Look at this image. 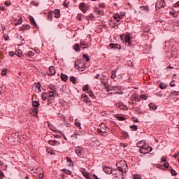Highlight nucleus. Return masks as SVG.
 <instances>
[{"instance_id": "49530a36", "label": "nucleus", "mask_w": 179, "mask_h": 179, "mask_svg": "<svg viewBox=\"0 0 179 179\" xmlns=\"http://www.w3.org/2000/svg\"><path fill=\"white\" fill-rule=\"evenodd\" d=\"M6 71H7L6 69H4L2 70L1 73L2 76H5V75H6Z\"/></svg>"}, {"instance_id": "39448f33", "label": "nucleus", "mask_w": 179, "mask_h": 179, "mask_svg": "<svg viewBox=\"0 0 179 179\" xmlns=\"http://www.w3.org/2000/svg\"><path fill=\"white\" fill-rule=\"evenodd\" d=\"M102 85L107 92H110V90H111V86L108 85V80L102 81Z\"/></svg>"}, {"instance_id": "3c124183", "label": "nucleus", "mask_w": 179, "mask_h": 179, "mask_svg": "<svg viewBox=\"0 0 179 179\" xmlns=\"http://www.w3.org/2000/svg\"><path fill=\"white\" fill-rule=\"evenodd\" d=\"M133 178L134 179H142L139 175H134Z\"/></svg>"}, {"instance_id": "7ed1b4c3", "label": "nucleus", "mask_w": 179, "mask_h": 179, "mask_svg": "<svg viewBox=\"0 0 179 179\" xmlns=\"http://www.w3.org/2000/svg\"><path fill=\"white\" fill-rule=\"evenodd\" d=\"M75 66L81 71V69H85V68H86V64L82 63V60H78V62H76Z\"/></svg>"}, {"instance_id": "c03bdc74", "label": "nucleus", "mask_w": 179, "mask_h": 179, "mask_svg": "<svg viewBox=\"0 0 179 179\" xmlns=\"http://www.w3.org/2000/svg\"><path fill=\"white\" fill-rule=\"evenodd\" d=\"M171 169V173L172 174V176H176L177 174V172L176 171H174V169H171V166L170 167Z\"/></svg>"}, {"instance_id": "4d7b16f0", "label": "nucleus", "mask_w": 179, "mask_h": 179, "mask_svg": "<svg viewBox=\"0 0 179 179\" xmlns=\"http://www.w3.org/2000/svg\"><path fill=\"white\" fill-rule=\"evenodd\" d=\"M66 160H67V162H69L70 163V166H71V163H72V159H71V158H69V157H66Z\"/></svg>"}, {"instance_id": "864d4df0", "label": "nucleus", "mask_w": 179, "mask_h": 179, "mask_svg": "<svg viewBox=\"0 0 179 179\" xmlns=\"http://www.w3.org/2000/svg\"><path fill=\"white\" fill-rule=\"evenodd\" d=\"M4 3H5L6 6H9L10 5V1H6Z\"/></svg>"}, {"instance_id": "f704fd0d", "label": "nucleus", "mask_w": 179, "mask_h": 179, "mask_svg": "<svg viewBox=\"0 0 179 179\" xmlns=\"http://www.w3.org/2000/svg\"><path fill=\"white\" fill-rule=\"evenodd\" d=\"M140 9H141V10H146L147 12L148 10H149V8H148V6H140Z\"/></svg>"}, {"instance_id": "c9c22d12", "label": "nucleus", "mask_w": 179, "mask_h": 179, "mask_svg": "<svg viewBox=\"0 0 179 179\" xmlns=\"http://www.w3.org/2000/svg\"><path fill=\"white\" fill-rule=\"evenodd\" d=\"M80 147H78V148H77L76 149V155H78V156H80Z\"/></svg>"}, {"instance_id": "4c0bfd02", "label": "nucleus", "mask_w": 179, "mask_h": 179, "mask_svg": "<svg viewBox=\"0 0 179 179\" xmlns=\"http://www.w3.org/2000/svg\"><path fill=\"white\" fill-rule=\"evenodd\" d=\"M88 94H89V96H90V97H92V99H96V96H95L94 94H93V92L90 91V92H88Z\"/></svg>"}, {"instance_id": "bf43d9fd", "label": "nucleus", "mask_w": 179, "mask_h": 179, "mask_svg": "<svg viewBox=\"0 0 179 179\" xmlns=\"http://www.w3.org/2000/svg\"><path fill=\"white\" fill-rule=\"evenodd\" d=\"M121 17V15H120L119 14H115L113 15L114 19H117V17Z\"/></svg>"}, {"instance_id": "412c9836", "label": "nucleus", "mask_w": 179, "mask_h": 179, "mask_svg": "<svg viewBox=\"0 0 179 179\" xmlns=\"http://www.w3.org/2000/svg\"><path fill=\"white\" fill-rule=\"evenodd\" d=\"M168 86H169V85H167V84H166V83H161L159 84V88H160V89H162V90L166 89Z\"/></svg>"}, {"instance_id": "b1692460", "label": "nucleus", "mask_w": 179, "mask_h": 179, "mask_svg": "<svg viewBox=\"0 0 179 179\" xmlns=\"http://www.w3.org/2000/svg\"><path fill=\"white\" fill-rule=\"evenodd\" d=\"M74 50H75V51H76L77 52H79V51H80V46L79 45L78 43H76V44L74 45Z\"/></svg>"}, {"instance_id": "dca6fc26", "label": "nucleus", "mask_w": 179, "mask_h": 179, "mask_svg": "<svg viewBox=\"0 0 179 179\" xmlns=\"http://www.w3.org/2000/svg\"><path fill=\"white\" fill-rule=\"evenodd\" d=\"M82 174L84 176V177L87 179H93L92 178H90V176H89V173H87V171H83L82 172Z\"/></svg>"}, {"instance_id": "bb28decb", "label": "nucleus", "mask_w": 179, "mask_h": 179, "mask_svg": "<svg viewBox=\"0 0 179 179\" xmlns=\"http://www.w3.org/2000/svg\"><path fill=\"white\" fill-rule=\"evenodd\" d=\"M15 55L17 57H22V55H23V52H22V50H18L17 52H15Z\"/></svg>"}, {"instance_id": "0eeeda50", "label": "nucleus", "mask_w": 179, "mask_h": 179, "mask_svg": "<svg viewBox=\"0 0 179 179\" xmlns=\"http://www.w3.org/2000/svg\"><path fill=\"white\" fill-rule=\"evenodd\" d=\"M109 47L110 48H113L114 50L115 49L121 50V45H118V44L111 43L109 45Z\"/></svg>"}, {"instance_id": "5701e85b", "label": "nucleus", "mask_w": 179, "mask_h": 179, "mask_svg": "<svg viewBox=\"0 0 179 179\" xmlns=\"http://www.w3.org/2000/svg\"><path fill=\"white\" fill-rule=\"evenodd\" d=\"M145 145V141H141L137 143V147L140 148V149Z\"/></svg>"}, {"instance_id": "7c9ffc66", "label": "nucleus", "mask_w": 179, "mask_h": 179, "mask_svg": "<svg viewBox=\"0 0 179 179\" xmlns=\"http://www.w3.org/2000/svg\"><path fill=\"white\" fill-rule=\"evenodd\" d=\"M116 73H117V71L114 70L113 72H112V74H111V79H115V76H116Z\"/></svg>"}, {"instance_id": "cd10ccee", "label": "nucleus", "mask_w": 179, "mask_h": 179, "mask_svg": "<svg viewBox=\"0 0 179 179\" xmlns=\"http://www.w3.org/2000/svg\"><path fill=\"white\" fill-rule=\"evenodd\" d=\"M107 80V77L104 75L101 76V82L103 83V82H106Z\"/></svg>"}, {"instance_id": "1a4fd4ad", "label": "nucleus", "mask_w": 179, "mask_h": 179, "mask_svg": "<svg viewBox=\"0 0 179 179\" xmlns=\"http://www.w3.org/2000/svg\"><path fill=\"white\" fill-rule=\"evenodd\" d=\"M55 96H57V91H50L49 92V95H48V101L51 97H55Z\"/></svg>"}, {"instance_id": "58836bf2", "label": "nucleus", "mask_w": 179, "mask_h": 179, "mask_svg": "<svg viewBox=\"0 0 179 179\" xmlns=\"http://www.w3.org/2000/svg\"><path fill=\"white\" fill-rule=\"evenodd\" d=\"M49 144L52 145V146H55L57 145V141H49Z\"/></svg>"}, {"instance_id": "ea45409f", "label": "nucleus", "mask_w": 179, "mask_h": 179, "mask_svg": "<svg viewBox=\"0 0 179 179\" xmlns=\"http://www.w3.org/2000/svg\"><path fill=\"white\" fill-rule=\"evenodd\" d=\"M48 20H49L50 21L52 20V13H49L48 14Z\"/></svg>"}, {"instance_id": "aec40b11", "label": "nucleus", "mask_w": 179, "mask_h": 179, "mask_svg": "<svg viewBox=\"0 0 179 179\" xmlns=\"http://www.w3.org/2000/svg\"><path fill=\"white\" fill-rule=\"evenodd\" d=\"M61 79H62V80H63V82H66V80H68V76H66L64 73H62L61 74Z\"/></svg>"}, {"instance_id": "9b49d317", "label": "nucleus", "mask_w": 179, "mask_h": 179, "mask_svg": "<svg viewBox=\"0 0 179 179\" xmlns=\"http://www.w3.org/2000/svg\"><path fill=\"white\" fill-rule=\"evenodd\" d=\"M20 30H21V31H24L26 30H30V25H29V24L22 25L20 27Z\"/></svg>"}, {"instance_id": "72a5a7b5", "label": "nucleus", "mask_w": 179, "mask_h": 179, "mask_svg": "<svg viewBox=\"0 0 179 179\" xmlns=\"http://www.w3.org/2000/svg\"><path fill=\"white\" fill-rule=\"evenodd\" d=\"M149 107H150V108H152V110H156V108H157V106H156V105H154L153 103H150Z\"/></svg>"}, {"instance_id": "052dcab7", "label": "nucleus", "mask_w": 179, "mask_h": 179, "mask_svg": "<svg viewBox=\"0 0 179 179\" xmlns=\"http://www.w3.org/2000/svg\"><path fill=\"white\" fill-rule=\"evenodd\" d=\"M93 20V15H90L89 16H88V20Z\"/></svg>"}, {"instance_id": "4be33fe9", "label": "nucleus", "mask_w": 179, "mask_h": 179, "mask_svg": "<svg viewBox=\"0 0 179 179\" xmlns=\"http://www.w3.org/2000/svg\"><path fill=\"white\" fill-rule=\"evenodd\" d=\"M48 88L52 90L51 92H57V87L51 84L48 85Z\"/></svg>"}, {"instance_id": "a878e982", "label": "nucleus", "mask_w": 179, "mask_h": 179, "mask_svg": "<svg viewBox=\"0 0 179 179\" xmlns=\"http://www.w3.org/2000/svg\"><path fill=\"white\" fill-rule=\"evenodd\" d=\"M62 171L63 173H65V174H68L69 176H71V174H72V172L69 171V169H64Z\"/></svg>"}, {"instance_id": "9d476101", "label": "nucleus", "mask_w": 179, "mask_h": 179, "mask_svg": "<svg viewBox=\"0 0 179 179\" xmlns=\"http://www.w3.org/2000/svg\"><path fill=\"white\" fill-rule=\"evenodd\" d=\"M80 9L83 12V13H86L87 10H86V6L85 5V3H81L80 4Z\"/></svg>"}, {"instance_id": "5fc2aeb1", "label": "nucleus", "mask_w": 179, "mask_h": 179, "mask_svg": "<svg viewBox=\"0 0 179 179\" xmlns=\"http://www.w3.org/2000/svg\"><path fill=\"white\" fill-rule=\"evenodd\" d=\"M75 125H76V127H78V128H80V123L79 122H76Z\"/></svg>"}, {"instance_id": "a19ab883", "label": "nucleus", "mask_w": 179, "mask_h": 179, "mask_svg": "<svg viewBox=\"0 0 179 179\" xmlns=\"http://www.w3.org/2000/svg\"><path fill=\"white\" fill-rule=\"evenodd\" d=\"M23 21V19L22 17H20L15 24V26H17V24H21L22 22Z\"/></svg>"}, {"instance_id": "680f3d73", "label": "nucleus", "mask_w": 179, "mask_h": 179, "mask_svg": "<svg viewBox=\"0 0 179 179\" xmlns=\"http://www.w3.org/2000/svg\"><path fill=\"white\" fill-rule=\"evenodd\" d=\"M169 162H166L164 164V167H166V169H169Z\"/></svg>"}, {"instance_id": "6e6552de", "label": "nucleus", "mask_w": 179, "mask_h": 179, "mask_svg": "<svg viewBox=\"0 0 179 179\" xmlns=\"http://www.w3.org/2000/svg\"><path fill=\"white\" fill-rule=\"evenodd\" d=\"M131 38H132L129 36V34H126L124 41L128 44V45H131Z\"/></svg>"}, {"instance_id": "473e14b6", "label": "nucleus", "mask_w": 179, "mask_h": 179, "mask_svg": "<svg viewBox=\"0 0 179 179\" xmlns=\"http://www.w3.org/2000/svg\"><path fill=\"white\" fill-rule=\"evenodd\" d=\"M170 96H179V92L174 91L170 93Z\"/></svg>"}, {"instance_id": "8fccbe9b", "label": "nucleus", "mask_w": 179, "mask_h": 179, "mask_svg": "<svg viewBox=\"0 0 179 179\" xmlns=\"http://www.w3.org/2000/svg\"><path fill=\"white\" fill-rule=\"evenodd\" d=\"M130 128H131V129H134V131H136L138 129V126L133 125V126H131Z\"/></svg>"}, {"instance_id": "ddd939ff", "label": "nucleus", "mask_w": 179, "mask_h": 179, "mask_svg": "<svg viewBox=\"0 0 179 179\" xmlns=\"http://www.w3.org/2000/svg\"><path fill=\"white\" fill-rule=\"evenodd\" d=\"M49 74L50 75H55V69L54 68V66H50L49 67Z\"/></svg>"}, {"instance_id": "f257e3e1", "label": "nucleus", "mask_w": 179, "mask_h": 179, "mask_svg": "<svg viewBox=\"0 0 179 179\" xmlns=\"http://www.w3.org/2000/svg\"><path fill=\"white\" fill-rule=\"evenodd\" d=\"M96 132L101 135V136H104V134H107L108 132V129L107 128V125L104 123H101L99 124V127L96 129Z\"/></svg>"}, {"instance_id": "6e6d98bb", "label": "nucleus", "mask_w": 179, "mask_h": 179, "mask_svg": "<svg viewBox=\"0 0 179 179\" xmlns=\"http://www.w3.org/2000/svg\"><path fill=\"white\" fill-rule=\"evenodd\" d=\"M117 170H119V171H121V173H124V169H122V167L120 166L117 167Z\"/></svg>"}, {"instance_id": "393cba45", "label": "nucleus", "mask_w": 179, "mask_h": 179, "mask_svg": "<svg viewBox=\"0 0 179 179\" xmlns=\"http://www.w3.org/2000/svg\"><path fill=\"white\" fill-rule=\"evenodd\" d=\"M32 106L33 107H39L40 106V102L37 101H32Z\"/></svg>"}, {"instance_id": "13d9d810", "label": "nucleus", "mask_w": 179, "mask_h": 179, "mask_svg": "<svg viewBox=\"0 0 179 179\" xmlns=\"http://www.w3.org/2000/svg\"><path fill=\"white\" fill-rule=\"evenodd\" d=\"M121 19H122V17H121L120 16V17H118L117 18H115V20H116V22H120Z\"/></svg>"}, {"instance_id": "0e129e2a", "label": "nucleus", "mask_w": 179, "mask_h": 179, "mask_svg": "<svg viewBox=\"0 0 179 179\" xmlns=\"http://www.w3.org/2000/svg\"><path fill=\"white\" fill-rule=\"evenodd\" d=\"M178 156H179V152H177L176 154L173 155V157L176 158V157H178Z\"/></svg>"}, {"instance_id": "20e7f679", "label": "nucleus", "mask_w": 179, "mask_h": 179, "mask_svg": "<svg viewBox=\"0 0 179 179\" xmlns=\"http://www.w3.org/2000/svg\"><path fill=\"white\" fill-rule=\"evenodd\" d=\"M165 5L164 0H158L156 3L155 8L156 9H162V8H164Z\"/></svg>"}, {"instance_id": "e433bc0d", "label": "nucleus", "mask_w": 179, "mask_h": 179, "mask_svg": "<svg viewBox=\"0 0 179 179\" xmlns=\"http://www.w3.org/2000/svg\"><path fill=\"white\" fill-rule=\"evenodd\" d=\"M117 118L119 121H125V120H127L125 117H122V116H118L117 117Z\"/></svg>"}, {"instance_id": "423d86ee", "label": "nucleus", "mask_w": 179, "mask_h": 179, "mask_svg": "<svg viewBox=\"0 0 179 179\" xmlns=\"http://www.w3.org/2000/svg\"><path fill=\"white\" fill-rule=\"evenodd\" d=\"M81 99L83 100V101H85V103H87V104H90L91 103L90 99H89L87 95L86 94H83L81 96Z\"/></svg>"}, {"instance_id": "2eb2a0df", "label": "nucleus", "mask_w": 179, "mask_h": 179, "mask_svg": "<svg viewBox=\"0 0 179 179\" xmlns=\"http://www.w3.org/2000/svg\"><path fill=\"white\" fill-rule=\"evenodd\" d=\"M80 48H89V45L87 43H83V42H80Z\"/></svg>"}, {"instance_id": "37998d69", "label": "nucleus", "mask_w": 179, "mask_h": 179, "mask_svg": "<svg viewBox=\"0 0 179 179\" xmlns=\"http://www.w3.org/2000/svg\"><path fill=\"white\" fill-rule=\"evenodd\" d=\"M126 37H127V35L122 34L120 36V40H122V41H125Z\"/></svg>"}, {"instance_id": "e2e57ef3", "label": "nucleus", "mask_w": 179, "mask_h": 179, "mask_svg": "<svg viewBox=\"0 0 179 179\" xmlns=\"http://www.w3.org/2000/svg\"><path fill=\"white\" fill-rule=\"evenodd\" d=\"M170 86H171V87H174V86H176V84H174V82H171Z\"/></svg>"}, {"instance_id": "f03ea898", "label": "nucleus", "mask_w": 179, "mask_h": 179, "mask_svg": "<svg viewBox=\"0 0 179 179\" xmlns=\"http://www.w3.org/2000/svg\"><path fill=\"white\" fill-rule=\"evenodd\" d=\"M140 153H142L143 155H146L148 153H150V152H152V147H149V145L145 144L140 150Z\"/></svg>"}, {"instance_id": "338daca9", "label": "nucleus", "mask_w": 179, "mask_h": 179, "mask_svg": "<svg viewBox=\"0 0 179 179\" xmlns=\"http://www.w3.org/2000/svg\"><path fill=\"white\" fill-rule=\"evenodd\" d=\"M9 55H10V57H13V55H15V54L13 53V52H10Z\"/></svg>"}, {"instance_id": "f8f14e48", "label": "nucleus", "mask_w": 179, "mask_h": 179, "mask_svg": "<svg viewBox=\"0 0 179 179\" xmlns=\"http://www.w3.org/2000/svg\"><path fill=\"white\" fill-rule=\"evenodd\" d=\"M103 171H104L106 174H111V173H113V172L111 171V169H110V167L103 166Z\"/></svg>"}, {"instance_id": "79ce46f5", "label": "nucleus", "mask_w": 179, "mask_h": 179, "mask_svg": "<svg viewBox=\"0 0 179 179\" xmlns=\"http://www.w3.org/2000/svg\"><path fill=\"white\" fill-rule=\"evenodd\" d=\"M140 99H143V100H148V96L145 94H141L140 96Z\"/></svg>"}, {"instance_id": "2f4dec72", "label": "nucleus", "mask_w": 179, "mask_h": 179, "mask_svg": "<svg viewBox=\"0 0 179 179\" xmlns=\"http://www.w3.org/2000/svg\"><path fill=\"white\" fill-rule=\"evenodd\" d=\"M70 81L72 82L73 85H75L76 83V78H75L73 76H71L70 78Z\"/></svg>"}, {"instance_id": "4468645a", "label": "nucleus", "mask_w": 179, "mask_h": 179, "mask_svg": "<svg viewBox=\"0 0 179 179\" xmlns=\"http://www.w3.org/2000/svg\"><path fill=\"white\" fill-rule=\"evenodd\" d=\"M29 20L31 23L34 26V27H37V24L36 23V21L34 20V17H33V16L29 15Z\"/></svg>"}, {"instance_id": "de8ad7c7", "label": "nucleus", "mask_w": 179, "mask_h": 179, "mask_svg": "<svg viewBox=\"0 0 179 179\" xmlns=\"http://www.w3.org/2000/svg\"><path fill=\"white\" fill-rule=\"evenodd\" d=\"M83 92H86L89 90V85H85V87H83Z\"/></svg>"}, {"instance_id": "a18cd8bd", "label": "nucleus", "mask_w": 179, "mask_h": 179, "mask_svg": "<svg viewBox=\"0 0 179 179\" xmlns=\"http://www.w3.org/2000/svg\"><path fill=\"white\" fill-rule=\"evenodd\" d=\"M34 55V52H31V51H29L27 52V56L28 57H33Z\"/></svg>"}, {"instance_id": "c756f323", "label": "nucleus", "mask_w": 179, "mask_h": 179, "mask_svg": "<svg viewBox=\"0 0 179 179\" xmlns=\"http://www.w3.org/2000/svg\"><path fill=\"white\" fill-rule=\"evenodd\" d=\"M119 108H120V110H124V111H127V110H128V107L124 105H120Z\"/></svg>"}, {"instance_id": "6ab92c4d", "label": "nucleus", "mask_w": 179, "mask_h": 179, "mask_svg": "<svg viewBox=\"0 0 179 179\" xmlns=\"http://www.w3.org/2000/svg\"><path fill=\"white\" fill-rule=\"evenodd\" d=\"M41 97L43 101H45L47 99L48 100V94H47L46 92H43L41 94Z\"/></svg>"}, {"instance_id": "603ef678", "label": "nucleus", "mask_w": 179, "mask_h": 179, "mask_svg": "<svg viewBox=\"0 0 179 179\" xmlns=\"http://www.w3.org/2000/svg\"><path fill=\"white\" fill-rule=\"evenodd\" d=\"M3 38L6 40V41H8V40H9V36L6 34L3 35Z\"/></svg>"}, {"instance_id": "09e8293b", "label": "nucleus", "mask_w": 179, "mask_h": 179, "mask_svg": "<svg viewBox=\"0 0 179 179\" xmlns=\"http://www.w3.org/2000/svg\"><path fill=\"white\" fill-rule=\"evenodd\" d=\"M83 58H85V59H86V61L89 62V59H90L89 55H83Z\"/></svg>"}, {"instance_id": "a211bd4d", "label": "nucleus", "mask_w": 179, "mask_h": 179, "mask_svg": "<svg viewBox=\"0 0 179 179\" xmlns=\"http://www.w3.org/2000/svg\"><path fill=\"white\" fill-rule=\"evenodd\" d=\"M54 14H55V17H57V19H58V17H59L60 16V11L59 9H56L54 10Z\"/></svg>"}, {"instance_id": "f3484780", "label": "nucleus", "mask_w": 179, "mask_h": 179, "mask_svg": "<svg viewBox=\"0 0 179 179\" xmlns=\"http://www.w3.org/2000/svg\"><path fill=\"white\" fill-rule=\"evenodd\" d=\"M110 90H114L115 92H120L121 90V86H112Z\"/></svg>"}, {"instance_id": "c85d7f7f", "label": "nucleus", "mask_w": 179, "mask_h": 179, "mask_svg": "<svg viewBox=\"0 0 179 179\" xmlns=\"http://www.w3.org/2000/svg\"><path fill=\"white\" fill-rule=\"evenodd\" d=\"M34 87H36L39 90V92H41V90H40V88L41 87V85H40L39 83H38L37 84H34Z\"/></svg>"}, {"instance_id": "69168bd1", "label": "nucleus", "mask_w": 179, "mask_h": 179, "mask_svg": "<svg viewBox=\"0 0 179 179\" xmlns=\"http://www.w3.org/2000/svg\"><path fill=\"white\" fill-rule=\"evenodd\" d=\"M38 177H39L40 179L43 178V173H39Z\"/></svg>"}, {"instance_id": "774afa93", "label": "nucleus", "mask_w": 179, "mask_h": 179, "mask_svg": "<svg viewBox=\"0 0 179 179\" xmlns=\"http://www.w3.org/2000/svg\"><path fill=\"white\" fill-rule=\"evenodd\" d=\"M161 162H166V158L162 157V158L161 159Z\"/></svg>"}]
</instances>
